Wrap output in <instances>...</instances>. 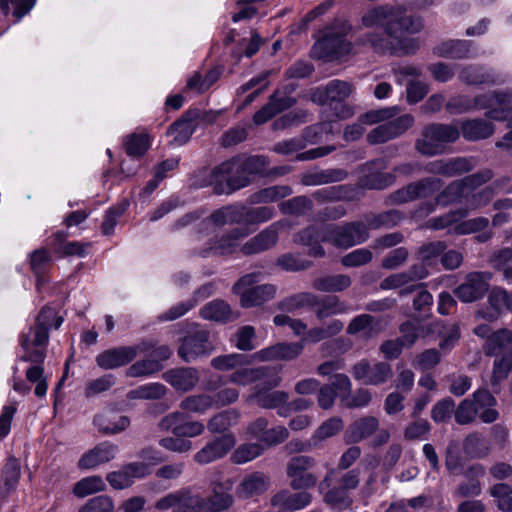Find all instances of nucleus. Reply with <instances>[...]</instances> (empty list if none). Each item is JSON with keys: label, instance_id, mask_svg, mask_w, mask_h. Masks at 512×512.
<instances>
[{"label": "nucleus", "instance_id": "f257e3e1", "mask_svg": "<svg viewBox=\"0 0 512 512\" xmlns=\"http://www.w3.org/2000/svg\"><path fill=\"white\" fill-rule=\"evenodd\" d=\"M361 24L365 28L382 27L384 34L370 32L361 39L378 54L407 56L415 54L420 48L417 39L407 35L415 34L423 29L421 18L406 14L403 5L382 4L370 7L362 17Z\"/></svg>", "mask_w": 512, "mask_h": 512}, {"label": "nucleus", "instance_id": "f03ea898", "mask_svg": "<svg viewBox=\"0 0 512 512\" xmlns=\"http://www.w3.org/2000/svg\"><path fill=\"white\" fill-rule=\"evenodd\" d=\"M283 226L282 222H275L244 244H241V240L246 238L250 231L245 227H236L216 235L203 245L196 247L195 253L204 258L210 256H231L238 252L244 256L256 255L276 245L279 230Z\"/></svg>", "mask_w": 512, "mask_h": 512}, {"label": "nucleus", "instance_id": "7ed1b4c3", "mask_svg": "<svg viewBox=\"0 0 512 512\" xmlns=\"http://www.w3.org/2000/svg\"><path fill=\"white\" fill-rule=\"evenodd\" d=\"M401 112L398 106L386 107L367 112L361 117L365 124L372 125L384 122L372 129L367 134V141L370 144L385 143L404 134L414 125V117L411 114H403L396 117Z\"/></svg>", "mask_w": 512, "mask_h": 512}, {"label": "nucleus", "instance_id": "20e7f679", "mask_svg": "<svg viewBox=\"0 0 512 512\" xmlns=\"http://www.w3.org/2000/svg\"><path fill=\"white\" fill-rule=\"evenodd\" d=\"M210 179L206 185H213L216 194H231L248 186L251 179L247 176L241 157H233L210 170Z\"/></svg>", "mask_w": 512, "mask_h": 512}, {"label": "nucleus", "instance_id": "39448f33", "mask_svg": "<svg viewBox=\"0 0 512 512\" xmlns=\"http://www.w3.org/2000/svg\"><path fill=\"white\" fill-rule=\"evenodd\" d=\"M459 136L458 127L452 124H429L422 129L414 148L425 157L441 155L446 151L447 145L455 142Z\"/></svg>", "mask_w": 512, "mask_h": 512}, {"label": "nucleus", "instance_id": "423d86ee", "mask_svg": "<svg viewBox=\"0 0 512 512\" xmlns=\"http://www.w3.org/2000/svg\"><path fill=\"white\" fill-rule=\"evenodd\" d=\"M259 278L260 273H249L241 277L233 286L234 292L240 296L242 307L260 306L275 298L277 287L273 284L252 287Z\"/></svg>", "mask_w": 512, "mask_h": 512}, {"label": "nucleus", "instance_id": "0eeeda50", "mask_svg": "<svg viewBox=\"0 0 512 512\" xmlns=\"http://www.w3.org/2000/svg\"><path fill=\"white\" fill-rule=\"evenodd\" d=\"M213 349V344L209 339V332L195 325L181 339L178 355L184 362L190 363L200 357L211 354Z\"/></svg>", "mask_w": 512, "mask_h": 512}, {"label": "nucleus", "instance_id": "6e6552de", "mask_svg": "<svg viewBox=\"0 0 512 512\" xmlns=\"http://www.w3.org/2000/svg\"><path fill=\"white\" fill-rule=\"evenodd\" d=\"M228 382L240 386L260 385L263 383L266 387H278L282 382V378L279 371L272 367L239 366L228 376Z\"/></svg>", "mask_w": 512, "mask_h": 512}, {"label": "nucleus", "instance_id": "1a4fd4ad", "mask_svg": "<svg viewBox=\"0 0 512 512\" xmlns=\"http://www.w3.org/2000/svg\"><path fill=\"white\" fill-rule=\"evenodd\" d=\"M444 183L437 177H425L389 194L390 204L400 205L420 198H427L439 191Z\"/></svg>", "mask_w": 512, "mask_h": 512}, {"label": "nucleus", "instance_id": "9d476101", "mask_svg": "<svg viewBox=\"0 0 512 512\" xmlns=\"http://www.w3.org/2000/svg\"><path fill=\"white\" fill-rule=\"evenodd\" d=\"M152 346L141 341L132 346H119L107 349L96 357V363L105 370L116 369L131 363L139 354L146 353Z\"/></svg>", "mask_w": 512, "mask_h": 512}, {"label": "nucleus", "instance_id": "9b49d317", "mask_svg": "<svg viewBox=\"0 0 512 512\" xmlns=\"http://www.w3.org/2000/svg\"><path fill=\"white\" fill-rule=\"evenodd\" d=\"M339 31L329 29L323 38L314 46V52L319 58L339 57L349 53L351 44L347 42L344 36L350 31V26L346 22H339Z\"/></svg>", "mask_w": 512, "mask_h": 512}, {"label": "nucleus", "instance_id": "f8f14e48", "mask_svg": "<svg viewBox=\"0 0 512 512\" xmlns=\"http://www.w3.org/2000/svg\"><path fill=\"white\" fill-rule=\"evenodd\" d=\"M315 466V459L300 455L289 460L286 473L290 479V487L294 490L309 489L316 485L318 478L309 470Z\"/></svg>", "mask_w": 512, "mask_h": 512}, {"label": "nucleus", "instance_id": "ddd939ff", "mask_svg": "<svg viewBox=\"0 0 512 512\" xmlns=\"http://www.w3.org/2000/svg\"><path fill=\"white\" fill-rule=\"evenodd\" d=\"M327 233L330 242L340 248H350L369 237L368 227L362 222H349L342 226L330 224Z\"/></svg>", "mask_w": 512, "mask_h": 512}, {"label": "nucleus", "instance_id": "4468645a", "mask_svg": "<svg viewBox=\"0 0 512 512\" xmlns=\"http://www.w3.org/2000/svg\"><path fill=\"white\" fill-rule=\"evenodd\" d=\"M491 278L492 274L487 271L470 272L453 292L455 296L464 303L475 302L483 298L487 293Z\"/></svg>", "mask_w": 512, "mask_h": 512}, {"label": "nucleus", "instance_id": "2eb2a0df", "mask_svg": "<svg viewBox=\"0 0 512 512\" xmlns=\"http://www.w3.org/2000/svg\"><path fill=\"white\" fill-rule=\"evenodd\" d=\"M354 379L363 381L366 385H381L393 375L392 366L387 362H375L373 365L367 359H362L351 367Z\"/></svg>", "mask_w": 512, "mask_h": 512}, {"label": "nucleus", "instance_id": "dca6fc26", "mask_svg": "<svg viewBox=\"0 0 512 512\" xmlns=\"http://www.w3.org/2000/svg\"><path fill=\"white\" fill-rule=\"evenodd\" d=\"M242 205H227L213 211L207 218L197 225L196 240H201L202 234H208L211 226L217 228L225 225L242 223Z\"/></svg>", "mask_w": 512, "mask_h": 512}, {"label": "nucleus", "instance_id": "f3484780", "mask_svg": "<svg viewBox=\"0 0 512 512\" xmlns=\"http://www.w3.org/2000/svg\"><path fill=\"white\" fill-rule=\"evenodd\" d=\"M292 92L293 88L290 87L275 90L269 97L268 103L254 114V124L261 125L272 119L280 112L294 106L296 104V99L291 96Z\"/></svg>", "mask_w": 512, "mask_h": 512}, {"label": "nucleus", "instance_id": "a211bd4d", "mask_svg": "<svg viewBox=\"0 0 512 512\" xmlns=\"http://www.w3.org/2000/svg\"><path fill=\"white\" fill-rule=\"evenodd\" d=\"M383 161L374 160L360 167L361 176L359 183L363 188L382 190L391 186L396 176L393 173H382Z\"/></svg>", "mask_w": 512, "mask_h": 512}, {"label": "nucleus", "instance_id": "6ab92c4d", "mask_svg": "<svg viewBox=\"0 0 512 512\" xmlns=\"http://www.w3.org/2000/svg\"><path fill=\"white\" fill-rule=\"evenodd\" d=\"M236 440L232 434H225L206 443L194 455V461L200 465H206L223 458L235 445Z\"/></svg>", "mask_w": 512, "mask_h": 512}, {"label": "nucleus", "instance_id": "aec40b11", "mask_svg": "<svg viewBox=\"0 0 512 512\" xmlns=\"http://www.w3.org/2000/svg\"><path fill=\"white\" fill-rule=\"evenodd\" d=\"M162 430H170L177 437H196L204 432V425L199 421H184L181 412H173L165 416L160 422Z\"/></svg>", "mask_w": 512, "mask_h": 512}, {"label": "nucleus", "instance_id": "412c9836", "mask_svg": "<svg viewBox=\"0 0 512 512\" xmlns=\"http://www.w3.org/2000/svg\"><path fill=\"white\" fill-rule=\"evenodd\" d=\"M353 92V86L346 81L332 80L324 88H317L311 94L312 102L328 105L333 102L342 103Z\"/></svg>", "mask_w": 512, "mask_h": 512}, {"label": "nucleus", "instance_id": "4be33fe9", "mask_svg": "<svg viewBox=\"0 0 512 512\" xmlns=\"http://www.w3.org/2000/svg\"><path fill=\"white\" fill-rule=\"evenodd\" d=\"M473 168L474 164L471 159L456 157L432 161L428 163L424 169L430 174L451 178L470 172Z\"/></svg>", "mask_w": 512, "mask_h": 512}, {"label": "nucleus", "instance_id": "5701e85b", "mask_svg": "<svg viewBox=\"0 0 512 512\" xmlns=\"http://www.w3.org/2000/svg\"><path fill=\"white\" fill-rule=\"evenodd\" d=\"M328 225L321 227L310 226L294 236V242L309 247L308 255L313 257H323L325 251L320 242H330V235L327 233Z\"/></svg>", "mask_w": 512, "mask_h": 512}, {"label": "nucleus", "instance_id": "b1692460", "mask_svg": "<svg viewBox=\"0 0 512 512\" xmlns=\"http://www.w3.org/2000/svg\"><path fill=\"white\" fill-rule=\"evenodd\" d=\"M275 387H266L265 384L255 385L248 400H253L263 409L281 408L289 399L287 392L282 390H274Z\"/></svg>", "mask_w": 512, "mask_h": 512}, {"label": "nucleus", "instance_id": "393cba45", "mask_svg": "<svg viewBox=\"0 0 512 512\" xmlns=\"http://www.w3.org/2000/svg\"><path fill=\"white\" fill-rule=\"evenodd\" d=\"M386 323L382 318H376L370 314H361L354 317L347 326L350 335H361L365 339H371L384 330Z\"/></svg>", "mask_w": 512, "mask_h": 512}, {"label": "nucleus", "instance_id": "a878e982", "mask_svg": "<svg viewBox=\"0 0 512 512\" xmlns=\"http://www.w3.org/2000/svg\"><path fill=\"white\" fill-rule=\"evenodd\" d=\"M304 345L300 342H282L269 346L257 353L261 361L284 360L291 361L300 356L303 352Z\"/></svg>", "mask_w": 512, "mask_h": 512}, {"label": "nucleus", "instance_id": "bb28decb", "mask_svg": "<svg viewBox=\"0 0 512 512\" xmlns=\"http://www.w3.org/2000/svg\"><path fill=\"white\" fill-rule=\"evenodd\" d=\"M311 501L312 495L309 492L291 493L288 490H281L272 496L270 503L283 512H291L305 508Z\"/></svg>", "mask_w": 512, "mask_h": 512}, {"label": "nucleus", "instance_id": "cd10ccee", "mask_svg": "<svg viewBox=\"0 0 512 512\" xmlns=\"http://www.w3.org/2000/svg\"><path fill=\"white\" fill-rule=\"evenodd\" d=\"M477 410V417L483 423H493L499 418V412L494 408L497 404L496 398L486 389H477L470 397Z\"/></svg>", "mask_w": 512, "mask_h": 512}, {"label": "nucleus", "instance_id": "c85d7f7f", "mask_svg": "<svg viewBox=\"0 0 512 512\" xmlns=\"http://www.w3.org/2000/svg\"><path fill=\"white\" fill-rule=\"evenodd\" d=\"M458 78L467 85H495L505 82L504 78L500 75L491 70H485L482 66L478 65L463 66L459 72Z\"/></svg>", "mask_w": 512, "mask_h": 512}, {"label": "nucleus", "instance_id": "c756f323", "mask_svg": "<svg viewBox=\"0 0 512 512\" xmlns=\"http://www.w3.org/2000/svg\"><path fill=\"white\" fill-rule=\"evenodd\" d=\"M163 378L174 389L186 392L196 386L199 381V373L194 367H179L165 372Z\"/></svg>", "mask_w": 512, "mask_h": 512}, {"label": "nucleus", "instance_id": "7c9ffc66", "mask_svg": "<svg viewBox=\"0 0 512 512\" xmlns=\"http://www.w3.org/2000/svg\"><path fill=\"white\" fill-rule=\"evenodd\" d=\"M118 447L112 443L103 442L86 452L78 461L80 469H93L114 459Z\"/></svg>", "mask_w": 512, "mask_h": 512}, {"label": "nucleus", "instance_id": "2f4dec72", "mask_svg": "<svg viewBox=\"0 0 512 512\" xmlns=\"http://www.w3.org/2000/svg\"><path fill=\"white\" fill-rule=\"evenodd\" d=\"M439 323L437 321L430 323H422L420 321H406L399 327L401 336L398 337L400 342L406 348L412 347L418 338L426 337L427 335L435 332Z\"/></svg>", "mask_w": 512, "mask_h": 512}, {"label": "nucleus", "instance_id": "473e14b6", "mask_svg": "<svg viewBox=\"0 0 512 512\" xmlns=\"http://www.w3.org/2000/svg\"><path fill=\"white\" fill-rule=\"evenodd\" d=\"M210 486L212 495L202 497L201 512H222L229 509L234 502L233 496L225 491L221 482L213 481Z\"/></svg>", "mask_w": 512, "mask_h": 512}, {"label": "nucleus", "instance_id": "72a5a7b5", "mask_svg": "<svg viewBox=\"0 0 512 512\" xmlns=\"http://www.w3.org/2000/svg\"><path fill=\"white\" fill-rule=\"evenodd\" d=\"M270 486V478L262 472H253L246 476L236 489L240 499H249L265 493Z\"/></svg>", "mask_w": 512, "mask_h": 512}, {"label": "nucleus", "instance_id": "f704fd0d", "mask_svg": "<svg viewBox=\"0 0 512 512\" xmlns=\"http://www.w3.org/2000/svg\"><path fill=\"white\" fill-rule=\"evenodd\" d=\"M486 356H499L512 353V331L502 328L494 331L482 346Z\"/></svg>", "mask_w": 512, "mask_h": 512}, {"label": "nucleus", "instance_id": "c9c22d12", "mask_svg": "<svg viewBox=\"0 0 512 512\" xmlns=\"http://www.w3.org/2000/svg\"><path fill=\"white\" fill-rule=\"evenodd\" d=\"M379 427V421L374 416H366L354 421L345 433L347 443L360 442L372 434H374Z\"/></svg>", "mask_w": 512, "mask_h": 512}, {"label": "nucleus", "instance_id": "e433bc0d", "mask_svg": "<svg viewBox=\"0 0 512 512\" xmlns=\"http://www.w3.org/2000/svg\"><path fill=\"white\" fill-rule=\"evenodd\" d=\"M348 172L341 168L315 170L302 175L301 183L305 186L325 185L340 182L347 178Z\"/></svg>", "mask_w": 512, "mask_h": 512}, {"label": "nucleus", "instance_id": "4c0bfd02", "mask_svg": "<svg viewBox=\"0 0 512 512\" xmlns=\"http://www.w3.org/2000/svg\"><path fill=\"white\" fill-rule=\"evenodd\" d=\"M93 422L99 432L104 434L120 433L130 425V420L127 416L118 415L113 412L99 414L94 418Z\"/></svg>", "mask_w": 512, "mask_h": 512}, {"label": "nucleus", "instance_id": "58836bf2", "mask_svg": "<svg viewBox=\"0 0 512 512\" xmlns=\"http://www.w3.org/2000/svg\"><path fill=\"white\" fill-rule=\"evenodd\" d=\"M471 41L449 40L434 48V54L443 58L465 59L472 56Z\"/></svg>", "mask_w": 512, "mask_h": 512}, {"label": "nucleus", "instance_id": "ea45409f", "mask_svg": "<svg viewBox=\"0 0 512 512\" xmlns=\"http://www.w3.org/2000/svg\"><path fill=\"white\" fill-rule=\"evenodd\" d=\"M463 137L468 141H478L489 138L494 133V125L484 119H471L461 123Z\"/></svg>", "mask_w": 512, "mask_h": 512}, {"label": "nucleus", "instance_id": "a19ab883", "mask_svg": "<svg viewBox=\"0 0 512 512\" xmlns=\"http://www.w3.org/2000/svg\"><path fill=\"white\" fill-rule=\"evenodd\" d=\"M194 114L185 113L179 120L174 122L168 129L167 134L173 137L172 142L176 145L185 144L192 136L194 125Z\"/></svg>", "mask_w": 512, "mask_h": 512}, {"label": "nucleus", "instance_id": "79ce46f5", "mask_svg": "<svg viewBox=\"0 0 512 512\" xmlns=\"http://www.w3.org/2000/svg\"><path fill=\"white\" fill-rule=\"evenodd\" d=\"M316 318L323 321L326 318L348 312L349 306L337 296L318 298V304L314 306Z\"/></svg>", "mask_w": 512, "mask_h": 512}, {"label": "nucleus", "instance_id": "37998d69", "mask_svg": "<svg viewBox=\"0 0 512 512\" xmlns=\"http://www.w3.org/2000/svg\"><path fill=\"white\" fill-rule=\"evenodd\" d=\"M344 328V323L341 320L334 319L327 323L325 326L313 327L306 331L300 343H318L324 339L333 337L339 334Z\"/></svg>", "mask_w": 512, "mask_h": 512}, {"label": "nucleus", "instance_id": "c03bdc74", "mask_svg": "<svg viewBox=\"0 0 512 512\" xmlns=\"http://www.w3.org/2000/svg\"><path fill=\"white\" fill-rule=\"evenodd\" d=\"M352 283L351 278L348 275L337 274V275H326L323 277L316 278L312 286L314 289L320 292H341L349 288Z\"/></svg>", "mask_w": 512, "mask_h": 512}, {"label": "nucleus", "instance_id": "a18cd8bd", "mask_svg": "<svg viewBox=\"0 0 512 512\" xmlns=\"http://www.w3.org/2000/svg\"><path fill=\"white\" fill-rule=\"evenodd\" d=\"M292 194V189L287 185H275L264 189H261L249 197V203L252 205L256 204H267L276 202Z\"/></svg>", "mask_w": 512, "mask_h": 512}, {"label": "nucleus", "instance_id": "49530a36", "mask_svg": "<svg viewBox=\"0 0 512 512\" xmlns=\"http://www.w3.org/2000/svg\"><path fill=\"white\" fill-rule=\"evenodd\" d=\"M316 304H318V296L316 294L301 292L283 299L278 307L280 310L293 312L304 307L313 308Z\"/></svg>", "mask_w": 512, "mask_h": 512}, {"label": "nucleus", "instance_id": "de8ad7c7", "mask_svg": "<svg viewBox=\"0 0 512 512\" xmlns=\"http://www.w3.org/2000/svg\"><path fill=\"white\" fill-rule=\"evenodd\" d=\"M200 315L207 320L226 322L232 318V311L225 301L214 300L201 308Z\"/></svg>", "mask_w": 512, "mask_h": 512}, {"label": "nucleus", "instance_id": "09e8293b", "mask_svg": "<svg viewBox=\"0 0 512 512\" xmlns=\"http://www.w3.org/2000/svg\"><path fill=\"white\" fill-rule=\"evenodd\" d=\"M463 450L472 457H485L490 452L488 441L479 432H472L463 441Z\"/></svg>", "mask_w": 512, "mask_h": 512}, {"label": "nucleus", "instance_id": "8fccbe9b", "mask_svg": "<svg viewBox=\"0 0 512 512\" xmlns=\"http://www.w3.org/2000/svg\"><path fill=\"white\" fill-rule=\"evenodd\" d=\"M240 418L238 411L231 409L217 413L207 423V428L211 433H222L231 426L237 424Z\"/></svg>", "mask_w": 512, "mask_h": 512}, {"label": "nucleus", "instance_id": "3c124183", "mask_svg": "<svg viewBox=\"0 0 512 512\" xmlns=\"http://www.w3.org/2000/svg\"><path fill=\"white\" fill-rule=\"evenodd\" d=\"M106 484L102 477L93 475L85 477L74 484L73 494L78 498H84L91 494L102 492Z\"/></svg>", "mask_w": 512, "mask_h": 512}, {"label": "nucleus", "instance_id": "603ef678", "mask_svg": "<svg viewBox=\"0 0 512 512\" xmlns=\"http://www.w3.org/2000/svg\"><path fill=\"white\" fill-rule=\"evenodd\" d=\"M343 421L339 417H332L323 422L311 437V442L317 446L319 442L333 437L343 429Z\"/></svg>", "mask_w": 512, "mask_h": 512}, {"label": "nucleus", "instance_id": "864d4df0", "mask_svg": "<svg viewBox=\"0 0 512 512\" xmlns=\"http://www.w3.org/2000/svg\"><path fill=\"white\" fill-rule=\"evenodd\" d=\"M176 512H201L202 497L189 489L176 491Z\"/></svg>", "mask_w": 512, "mask_h": 512}, {"label": "nucleus", "instance_id": "5fc2aeb1", "mask_svg": "<svg viewBox=\"0 0 512 512\" xmlns=\"http://www.w3.org/2000/svg\"><path fill=\"white\" fill-rule=\"evenodd\" d=\"M180 407L186 412L204 413L214 407L212 395L202 393L188 396L181 401Z\"/></svg>", "mask_w": 512, "mask_h": 512}, {"label": "nucleus", "instance_id": "6e6d98bb", "mask_svg": "<svg viewBox=\"0 0 512 512\" xmlns=\"http://www.w3.org/2000/svg\"><path fill=\"white\" fill-rule=\"evenodd\" d=\"M242 222L248 224H260L271 220L275 214V208L271 206H260L255 208H247L242 205Z\"/></svg>", "mask_w": 512, "mask_h": 512}, {"label": "nucleus", "instance_id": "4d7b16f0", "mask_svg": "<svg viewBox=\"0 0 512 512\" xmlns=\"http://www.w3.org/2000/svg\"><path fill=\"white\" fill-rule=\"evenodd\" d=\"M437 322L439 323V326L435 332L438 331L442 335V340L439 343V349L443 352H449L461 337L460 328L456 323L445 325L442 322Z\"/></svg>", "mask_w": 512, "mask_h": 512}, {"label": "nucleus", "instance_id": "13d9d810", "mask_svg": "<svg viewBox=\"0 0 512 512\" xmlns=\"http://www.w3.org/2000/svg\"><path fill=\"white\" fill-rule=\"evenodd\" d=\"M442 359L441 352L436 348H429L418 353L413 361L412 365L415 369L420 371L434 369Z\"/></svg>", "mask_w": 512, "mask_h": 512}, {"label": "nucleus", "instance_id": "bf43d9fd", "mask_svg": "<svg viewBox=\"0 0 512 512\" xmlns=\"http://www.w3.org/2000/svg\"><path fill=\"white\" fill-rule=\"evenodd\" d=\"M283 214L304 215L313 208L312 200L306 196H297L286 200L279 205Z\"/></svg>", "mask_w": 512, "mask_h": 512}, {"label": "nucleus", "instance_id": "052dcab7", "mask_svg": "<svg viewBox=\"0 0 512 512\" xmlns=\"http://www.w3.org/2000/svg\"><path fill=\"white\" fill-rule=\"evenodd\" d=\"M490 495L495 498L497 508L502 512H512V488L508 484L498 483L490 488Z\"/></svg>", "mask_w": 512, "mask_h": 512}, {"label": "nucleus", "instance_id": "680f3d73", "mask_svg": "<svg viewBox=\"0 0 512 512\" xmlns=\"http://www.w3.org/2000/svg\"><path fill=\"white\" fill-rule=\"evenodd\" d=\"M512 370V353L499 355L494 361L491 375V385L496 387L506 379Z\"/></svg>", "mask_w": 512, "mask_h": 512}, {"label": "nucleus", "instance_id": "e2e57ef3", "mask_svg": "<svg viewBox=\"0 0 512 512\" xmlns=\"http://www.w3.org/2000/svg\"><path fill=\"white\" fill-rule=\"evenodd\" d=\"M486 115L490 119L500 121L512 117V88L500 92L499 107L489 110Z\"/></svg>", "mask_w": 512, "mask_h": 512}, {"label": "nucleus", "instance_id": "0e129e2a", "mask_svg": "<svg viewBox=\"0 0 512 512\" xmlns=\"http://www.w3.org/2000/svg\"><path fill=\"white\" fill-rule=\"evenodd\" d=\"M467 190L462 179L449 183L437 196L436 200L441 205L456 203L464 197V191Z\"/></svg>", "mask_w": 512, "mask_h": 512}, {"label": "nucleus", "instance_id": "69168bd1", "mask_svg": "<svg viewBox=\"0 0 512 512\" xmlns=\"http://www.w3.org/2000/svg\"><path fill=\"white\" fill-rule=\"evenodd\" d=\"M263 453V447L258 443H245L238 446L231 455L235 464L247 463Z\"/></svg>", "mask_w": 512, "mask_h": 512}, {"label": "nucleus", "instance_id": "338daca9", "mask_svg": "<svg viewBox=\"0 0 512 512\" xmlns=\"http://www.w3.org/2000/svg\"><path fill=\"white\" fill-rule=\"evenodd\" d=\"M126 153L130 156L140 157L149 148V139L146 134H131L124 140Z\"/></svg>", "mask_w": 512, "mask_h": 512}, {"label": "nucleus", "instance_id": "774afa93", "mask_svg": "<svg viewBox=\"0 0 512 512\" xmlns=\"http://www.w3.org/2000/svg\"><path fill=\"white\" fill-rule=\"evenodd\" d=\"M452 414L455 415V402L450 397L437 401L431 410V418L436 423L448 421Z\"/></svg>", "mask_w": 512, "mask_h": 512}]
</instances>
